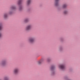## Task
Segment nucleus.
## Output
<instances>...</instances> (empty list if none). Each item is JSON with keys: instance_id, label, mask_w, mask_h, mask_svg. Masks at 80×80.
I'll return each mask as SVG.
<instances>
[{"instance_id": "nucleus-11", "label": "nucleus", "mask_w": 80, "mask_h": 80, "mask_svg": "<svg viewBox=\"0 0 80 80\" xmlns=\"http://www.w3.org/2000/svg\"><path fill=\"white\" fill-rule=\"evenodd\" d=\"M3 28V27L2 26V24L0 23V30H2Z\"/></svg>"}, {"instance_id": "nucleus-18", "label": "nucleus", "mask_w": 80, "mask_h": 80, "mask_svg": "<svg viewBox=\"0 0 80 80\" xmlns=\"http://www.w3.org/2000/svg\"><path fill=\"white\" fill-rule=\"evenodd\" d=\"M19 10L20 11L22 10V7L20 6L19 7Z\"/></svg>"}, {"instance_id": "nucleus-17", "label": "nucleus", "mask_w": 80, "mask_h": 80, "mask_svg": "<svg viewBox=\"0 0 80 80\" xmlns=\"http://www.w3.org/2000/svg\"><path fill=\"white\" fill-rule=\"evenodd\" d=\"M4 80H8V78L7 77H5L4 78Z\"/></svg>"}, {"instance_id": "nucleus-13", "label": "nucleus", "mask_w": 80, "mask_h": 80, "mask_svg": "<svg viewBox=\"0 0 80 80\" xmlns=\"http://www.w3.org/2000/svg\"><path fill=\"white\" fill-rule=\"evenodd\" d=\"M29 21V20H28V19H26L24 20V22H28Z\"/></svg>"}, {"instance_id": "nucleus-20", "label": "nucleus", "mask_w": 80, "mask_h": 80, "mask_svg": "<svg viewBox=\"0 0 80 80\" xmlns=\"http://www.w3.org/2000/svg\"><path fill=\"white\" fill-rule=\"evenodd\" d=\"M48 62H50V59H48L47 60Z\"/></svg>"}, {"instance_id": "nucleus-1", "label": "nucleus", "mask_w": 80, "mask_h": 80, "mask_svg": "<svg viewBox=\"0 0 80 80\" xmlns=\"http://www.w3.org/2000/svg\"><path fill=\"white\" fill-rule=\"evenodd\" d=\"M32 27V25H28L26 28H25V30L26 31H28V30H31Z\"/></svg>"}, {"instance_id": "nucleus-16", "label": "nucleus", "mask_w": 80, "mask_h": 80, "mask_svg": "<svg viewBox=\"0 0 80 80\" xmlns=\"http://www.w3.org/2000/svg\"><path fill=\"white\" fill-rule=\"evenodd\" d=\"M63 13L64 14H67V13H68V11H64Z\"/></svg>"}, {"instance_id": "nucleus-6", "label": "nucleus", "mask_w": 80, "mask_h": 80, "mask_svg": "<svg viewBox=\"0 0 80 80\" xmlns=\"http://www.w3.org/2000/svg\"><path fill=\"white\" fill-rule=\"evenodd\" d=\"M58 1H59V0H55V5L56 6L58 5Z\"/></svg>"}, {"instance_id": "nucleus-4", "label": "nucleus", "mask_w": 80, "mask_h": 80, "mask_svg": "<svg viewBox=\"0 0 80 80\" xmlns=\"http://www.w3.org/2000/svg\"><path fill=\"white\" fill-rule=\"evenodd\" d=\"M59 67L60 68L63 70V69L65 68V66H64L63 65L61 64L59 66Z\"/></svg>"}, {"instance_id": "nucleus-14", "label": "nucleus", "mask_w": 80, "mask_h": 80, "mask_svg": "<svg viewBox=\"0 0 80 80\" xmlns=\"http://www.w3.org/2000/svg\"><path fill=\"white\" fill-rule=\"evenodd\" d=\"M55 68V67L54 66H52L51 68V70H53Z\"/></svg>"}, {"instance_id": "nucleus-2", "label": "nucleus", "mask_w": 80, "mask_h": 80, "mask_svg": "<svg viewBox=\"0 0 80 80\" xmlns=\"http://www.w3.org/2000/svg\"><path fill=\"white\" fill-rule=\"evenodd\" d=\"M19 72V68H15L13 70V72L14 74H17Z\"/></svg>"}, {"instance_id": "nucleus-7", "label": "nucleus", "mask_w": 80, "mask_h": 80, "mask_svg": "<svg viewBox=\"0 0 80 80\" xmlns=\"http://www.w3.org/2000/svg\"><path fill=\"white\" fill-rule=\"evenodd\" d=\"M67 6H68L67 4H63V5H62V8H67Z\"/></svg>"}, {"instance_id": "nucleus-15", "label": "nucleus", "mask_w": 80, "mask_h": 80, "mask_svg": "<svg viewBox=\"0 0 80 80\" xmlns=\"http://www.w3.org/2000/svg\"><path fill=\"white\" fill-rule=\"evenodd\" d=\"M22 2V0H19L18 3V5H20L21 4V2Z\"/></svg>"}, {"instance_id": "nucleus-21", "label": "nucleus", "mask_w": 80, "mask_h": 80, "mask_svg": "<svg viewBox=\"0 0 80 80\" xmlns=\"http://www.w3.org/2000/svg\"><path fill=\"white\" fill-rule=\"evenodd\" d=\"M9 14H11V13L9 12Z\"/></svg>"}, {"instance_id": "nucleus-3", "label": "nucleus", "mask_w": 80, "mask_h": 80, "mask_svg": "<svg viewBox=\"0 0 80 80\" xmlns=\"http://www.w3.org/2000/svg\"><path fill=\"white\" fill-rule=\"evenodd\" d=\"M35 38H30L28 40L30 43H33L35 42Z\"/></svg>"}, {"instance_id": "nucleus-12", "label": "nucleus", "mask_w": 80, "mask_h": 80, "mask_svg": "<svg viewBox=\"0 0 80 80\" xmlns=\"http://www.w3.org/2000/svg\"><path fill=\"white\" fill-rule=\"evenodd\" d=\"M11 9H12V10H15V9H16V8L14 6H12L11 7Z\"/></svg>"}, {"instance_id": "nucleus-10", "label": "nucleus", "mask_w": 80, "mask_h": 80, "mask_svg": "<svg viewBox=\"0 0 80 80\" xmlns=\"http://www.w3.org/2000/svg\"><path fill=\"white\" fill-rule=\"evenodd\" d=\"M31 3V0H28L27 2V4L29 5Z\"/></svg>"}, {"instance_id": "nucleus-8", "label": "nucleus", "mask_w": 80, "mask_h": 80, "mask_svg": "<svg viewBox=\"0 0 80 80\" xmlns=\"http://www.w3.org/2000/svg\"><path fill=\"white\" fill-rule=\"evenodd\" d=\"M8 17V15L7 13H5L4 14V18H7V17Z\"/></svg>"}, {"instance_id": "nucleus-5", "label": "nucleus", "mask_w": 80, "mask_h": 80, "mask_svg": "<svg viewBox=\"0 0 80 80\" xmlns=\"http://www.w3.org/2000/svg\"><path fill=\"white\" fill-rule=\"evenodd\" d=\"M6 64V62L5 61H3L2 62L1 64L2 66H5Z\"/></svg>"}, {"instance_id": "nucleus-9", "label": "nucleus", "mask_w": 80, "mask_h": 80, "mask_svg": "<svg viewBox=\"0 0 80 80\" xmlns=\"http://www.w3.org/2000/svg\"><path fill=\"white\" fill-rule=\"evenodd\" d=\"M43 62V60L42 59L40 61H39L38 62V63L39 65H40V64H41Z\"/></svg>"}, {"instance_id": "nucleus-19", "label": "nucleus", "mask_w": 80, "mask_h": 80, "mask_svg": "<svg viewBox=\"0 0 80 80\" xmlns=\"http://www.w3.org/2000/svg\"><path fill=\"white\" fill-rule=\"evenodd\" d=\"M2 37V33H0V38H1V37Z\"/></svg>"}]
</instances>
